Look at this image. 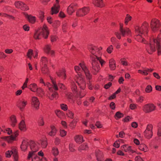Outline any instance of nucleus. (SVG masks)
<instances>
[{
	"instance_id": "obj_1",
	"label": "nucleus",
	"mask_w": 161,
	"mask_h": 161,
	"mask_svg": "<svg viewBox=\"0 0 161 161\" xmlns=\"http://www.w3.org/2000/svg\"><path fill=\"white\" fill-rule=\"evenodd\" d=\"M97 58L92 57V56H91V57L92 60V67L91 69V71L94 75H96L99 71L100 70V67L99 62L101 66L105 63V62L102 59L101 57L99 56H96Z\"/></svg>"
},
{
	"instance_id": "obj_2",
	"label": "nucleus",
	"mask_w": 161,
	"mask_h": 161,
	"mask_svg": "<svg viewBox=\"0 0 161 161\" xmlns=\"http://www.w3.org/2000/svg\"><path fill=\"white\" fill-rule=\"evenodd\" d=\"M49 32L47 25H44L42 28L36 30L34 33V37L36 39H40L42 37L45 39L47 38Z\"/></svg>"
},
{
	"instance_id": "obj_3",
	"label": "nucleus",
	"mask_w": 161,
	"mask_h": 161,
	"mask_svg": "<svg viewBox=\"0 0 161 161\" xmlns=\"http://www.w3.org/2000/svg\"><path fill=\"white\" fill-rule=\"evenodd\" d=\"M50 80L52 83V85L51 86V84L49 82L45 83L43 79L41 77L39 79V82L40 83L43 84L44 86H46L48 88V89L50 92H53V90L55 91L58 90V87L56 82L54 78L51 77H50Z\"/></svg>"
},
{
	"instance_id": "obj_4",
	"label": "nucleus",
	"mask_w": 161,
	"mask_h": 161,
	"mask_svg": "<svg viewBox=\"0 0 161 161\" xmlns=\"http://www.w3.org/2000/svg\"><path fill=\"white\" fill-rule=\"evenodd\" d=\"M150 25L152 31L154 32L157 31L159 29H160V30L161 29V22L159 20L155 18L152 19L151 21ZM160 33V31H159V34Z\"/></svg>"
},
{
	"instance_id": "obj_5",
	"label": "nucleus",
	"mask_w": 161,
	"mask_h": 161,
	"mask_svg": "<svg viewBox=\"0 0 161 161\" xmlns=\"http://www.w3.org/2000/svg\"><path fill=\"white\" fill-rule=\"evenodd\" d=\"M89 51L92 53V55L90 56H92V57L97 58L96 56H99L101 57V53L100 51L103 49L101 47H100L98 48L96 47L93 46H91L89 47Z\"/></svg>"
},
{
	"instance_id": "obj_6",
	"label": "nucleus",
	"mask_w": 161,
	"mask_h": 161,
	"mask_svg": "<svg viewBox=\"0 0 161 161\" xmlns=\"http://www.w3.org/2000/svg\"><path fill=\"white\" fill-rule=\"evenodd\" d=\"M74 80L81 89L84 90L85 89L86 82L85 79L83 77L82 75L79 74H78L75 77Z\"/></svg>"
},
{
	"instance_id": "obj_7",
	"label": "nucleus",
	"mask_w": 161,
	"mask_h": 161,
	"mask_svg": "<svg viewBox=\"0 0 161 161\" xmlns=\"http://www.w3.org/2000/svg\"><path fill=\"white\" fill-rule=\"evenodd\" d=\"M156 106L153 103H148L144 105L142 107L143 111L146 114H149L154 111Z\"/></svg>"
},
{
	"instance_id": "obj_8",
	"label": "nucleus",
	"mask_w": 161,
	"mask_h": 161,
	"mask_svg": "<svg viewBox=\"0 0 161 161\" xmlns=\"http://www.w3.org/2000/svg\"><path fill=\"white\" fill-rule=\"evenodd\" d=\"M153 126L152 124L147 125L146 130L143 132L144 137L147 139H150L153 136Z\"/></svg>"
},
{
	"instance_id": "obj_9",
	"label": "nucleus",
	"mask_w": 161,
	"mask_h": 161,
	"mask_svg": "<svg viewBox=\"0 0 161 161\" xmlns=\"http://www.w3.org/2000/svg\"><path fill=\"white\" fill-rule=\"evenodd\" d=\"M39 148L37 142H35L32 140L30 141V149L31 151H29V153H35L39 150Z\"/></svg>"
},
{
	"instance_id": "obj_10",
	"label": "nucleus",
	"mask_w": 161,
	"mask_h": 161,
	"mask_svg": "<svg viewBox=\"0 0 161 161\" xmlns=\"http://www.w3.org/2000/svg\"><path fill=\"white\" fill-rule=\"evenodd\" d=\"M82 70L84 71L87 79L89 80L92 79V75L90 74L89 70L86 66L84 63H80L79 64Z\"/></svg>"
},
{
	"instance_id": "obj_11",
	"label": "nucleus",
	"mask_w": 161,
	"mask_h": 161,
	"mask_svg": "<svg viewBox=\"0 0 161 161\" xmlns=\"http://www.w3.org/2000/svg\"><path fill=\"white\" fill-rule=\"evenodd\" d=\"M119 31L123 36H131L130 31L127 28H124L122 24H120Z\"/></svg>"
},
{
	"instance_id": "obj_12",
	"label": "nucleus",
	"mask_w": 161,
	"mask_h": 161,
	"mask_svg": "<svg viewBox=\"0 0 161 161\" xmlns=\"http://www.w3.org/2000/svg\"><path fill=\"white\" fill-rule=\"evenodd\" d=\"M90 10L88 7H84L78 10L76 15L78 17H83L87 14Z\"/></svg>"
},
{
	"instance_id": "obj_13",
	"label": "nucleus",
	"mask_w": 161,
	"mask_h": 161,
	"mask_svg": "<svg viewBox=\"0 0 161 161\" xmlns=\"http://www.w3.org/2000/svg\"><path fill=\"white\" fill-rule=\"evenodd\" d=\"M11 154H12L14 157V161H18V157L17 154V150L16 149H13L10 151H8L5 153L6 156L7 158L10 157Z\"/></svg>"
},
{
	"instance_id": "obj_14",
	"label": "nucleus",
	"mask_w": 161,
	"mask_h": 161,
	"mask_svg": "<svg viewBox=\"0 0 161 161\" xmlns=\"http://www.w3.org/2000/svg\"><path fill=\"white\" fill-rule=\"evenodd\" d=\"M16 7L23 11L27 10L29 9V7L22 2L18 1L15 3Z\"/></svg>"
},
{
	"instance_id": "obj_15",
	"label": "nucleus",
	"mask_w": 161,
	"mask_h": 161,
	"mask_svg": "<svg viewBox=\"0 0 161 161\" xmlns=\"http://www.w3.org/2000/svg\"><path fill=\"white\" fill-rule=\"evenodd\" d=\"M31 105L36 110L39 109L40 105V102L38 98L36 97H33L31 98Z\"/></svg>"
},
{
	"instance_id": "obj_16",
	"label": "nucleus",
	"mask_w": 161,
	"mask_h": 161,
	"mask_svg": "<svg viewBox=\"0 0 161 161\" xmlns=\"http://www.w3.org/2000/svg\"><path fill=\"white\" fill-rule=\"evenodd\" d=\"M20 148L23 151H29L30 149V141L23 140L21 145Z\"/></svg>"
},
{
	"instance_id": "obj_17",
	"label": "nucleus",
	"mask_w": 161,
	"mask_h": 161,
	"mask_svg": "<svg viewBox=\"0 0 161 161\" xmlns=\"http://www.w3.org/2000/svg\"><path fill=\"white\" fill-rule=\"evenodd\" d=\"M27 101L26 100L22 99L19 100L17 102V106L21 111H23L27 104Z\"/></svg>"
},
{
	"instance_id": "obj_18",
	"label": "nucleus",
	"mask_w": 161,
	"mask_h": 161,
	"mask_svg": "<svg viewBox=\"0 0 161 161\" xmlns=\"http://www.w3.org/2000/svg\"><path fill=\"white\" fill-rule=\"evenodd\" d=\"M56 3L51 8V14H56L59 11L60 6L58 4L59 0H56Z\"/></svg>"
},
{
	"instance_id": "obj_19",
	"label": "nucleus",
	"mask_w": 161,
	"mask_h": 161,
	"mask_svg": "<svg viewBox=\"0 0 161 161\" xmlns=\"http://www.w3.org/2000/svg\"><path fill=\"white\" fill-rule=\"evenodd\" d=\"M19 132L18 131H16L14 133V136H5L2 137V139H4L7 141L8 142H11L12 141L14 140L15 138L18 136Z\"/></svg>"
},
{
	"instance_id": "obj_20",
	"label": "nucleus",
	"mask_w": 161,
	"mask_h": 161,
	"mask_svg": "<svg viewBox=\"0 0 161 161\" xmlns=\"http://www.w3.org/2000/svg\"><path fill=\"white\" fill-rule=\"evenodd\" d=\"M39 146L41 145L42 148H46L47 145V139L46 138H42L37 141Z\"/></svg>"
},
{
	"instance_id": "obj_21",
	"label": "nucleus",
	"mask_w": 161,
	"mask_h": 161,
	"mask_svg": "<svg viewBox=\"0 0 161 161\" xmlns=\"http://www.w3.org/2000/svg\"><path fill=\"white\" fill-rule=\"evenodd\" d=\"M31 158L32 161H40V159L37 155L35 153H29L27 157L28 160H30Z\"/></svg>"
},
{
	"instance_id": "obj_22",
	"label": "nucleus",
	"mask_w": 161,
	"mask_h": 161,
	"mask_svg": "<svg viewBox=\"0 0 161 161\" xmlns=\"http://www.w3.org/2000/svg\"><path fill=\"white\" fill-rule=\"evenodd\" d=\"M66 71L64 69H62L59 70L56 72V74L58 76L64 80H65L66 78V75L65 74Z\"/></svg>"
},
{
	"instance_id": "obj_23",
	"label": "nucleus",
	"mask_w": 161,
	"mask_h": 161,
	"mask_svg": "<svg viewBox=\"0 0 161 161\" xmlns=\"http://www.w3.org/2000/svg\"><path fill=\"white\" fill-rule=\"evenodd\" d=\"M24 15L25 18L29 22L32 24L34 23L36 21V17L31 15H29L26 13H24Z\"/></svg>"
},
{
	"instance_id": "obj_24",
	"label": "nucleus",
	"mask_w": 161,
	"mask_h": 161,
	"mask_svg": "<svg viewBox=\"0 0 161 161\" xmlns=\"http://www.w3.org/2000/svg\"><path fill=\"white\" fill-rule=\"evenodd\" d=\"M153 70V69L151 68H145L143 69V70H138V72L141 74L144 75H147L149 73L152 72Z\"/></svg>"
},
{
	"instance_id": "obj_25",
	"label": "nucleus",
	"mask_w": 161,
	"mask_h": 161,
	"mask_svg": "<svg viewBox=\"0 0 161 161\" xmlns=\"http://www.w3.org/2000/svg\"><path fill=\"white\" fill-rule=\"evenodd\" d=\"M76 5L75 3H72L68 7L67 12L69 15H71L74 12V8Z\"/></svg>"
},
{
	"instance_id": "obj_26",
	"label": "nucleus",
	"mask_w": 161,
	"mask_h": 161,
	"mask_svg": "<svg viewBox=\"0 0 161 161\" xmlns=\"http://www.w3.org/2000/svg\"><path fill=\"white\" fill-rule=\"evenodd\" d=\"M93 3L95 6L98 7L102 8L105 6L103 0H95L93 1Z\"/></svg>"
},
{
	"instance_id": "obj_27",
	"label": "nucleus",
	"mask_w": 161,
	"mask_h": 161,
	"mask_svg": "<svg viewBox=\"0 0 161 161\" xmlns=\"http://www.w3.org/2000/svg\"><path fill=\"white\" fill-rule=\"evenodd\" d=\"M122 150H124L125 152H128L131 153H133L134 152L132 149L131 147L127 145H124L121 147Z\"/></svg>"
},
{
	"instance_id": "obj_28",
	"label": "nucleus",
	"mask_w": 161,
	"mask_h": 161,
	"mask_svg": "<svg viewBox=\"0 0 161 161\" xmlns=\"http://www.w3.org/2000/svg\"><path fill=\"white\" fill-rule=\"evenodd\" d=\"M50 127L51 131L48 133V134L50 136H54L56 135L57 130L53 125H51Z\"/></svg>"
},
{
	"instance_id": "obj_29",
	"label": "nucleus",
	"mask_w": 161,
	"mask_h": 161,
	"mask_svg": "<svg viewBox=\"0 0 161 161\" xmlns=\"http://www.w3.org/2000/svg\"><path fill=\"white\" fill-rule=\"evenodd\" d=\"M48 62V58L46 57H41L40 60V66H47Z\"/></svg>"
},
{
	"instance_id": "obj_30",
	"label": "nucleus",
	"mask_w": 161,
	"mask_h": 161,
	"mask_svg": "<svg viewBox=\"0 0 161 161\" xmlns=\"http://www.w3.org/2000/svg\"><path fill=\"white\" fill-rule=\"evenodd\" d=\"M97 159V161H102L103 159V153L99 150H97L96 152Z\"/></svg>"
},
{
	"instance_id": "obj_31",
	"label": "nucleus",
	"mask_w": 161,
	"mask_h": 161,
	"mask_svg": "<svg viewBox=\"0 0 161 161\" xmlns=\"http://www.w3.org/2000/svg\"><path fill=\"white\" fill-rule=\"evenodd\" d=\"M10 120L11 125L12 127H14L17 123L16 116L14 115H12L10 117Z\"/></svg>"
},
{
	"instance_id": "obj_32",
	"label": "nucleus",
	"mask_w": 161,
	"mask_h": 161,
	"mask_svg": "<svg viewBox=\"0 0 161 161\" xmlns=\"http://www.w3.org/2000/svg\"><path fill=\"white\" fill-rule=\"evenodd\" d=\"M109 67L111 70H114L116 68V63L113 58H111L109 60Z\"/></svg>"
},
{
	"instance_id": "obj_33",
	"label": "nucleus",
	"mask_w": 161,
	"mask_h": 161,
	"mask_svg": "<svg viewBox=\"0 0 161 161\" xmlns=\"http://www.w3.org/2000/svg\"><path fill=\"white\" fill-rule=\"evenodd\" d=\"M76 142L80 143L84 141L83 136L81 135H76L74 138Z\"/></svg>"
},
{
	"instance_id": "obj_34",
	"label": "nucleus",
	"mask_w": 161,
	"mask_h": 161,
	"mask_svg": "<svg viewBox=\"0 0 161 161\" xmlns=\"http://www.w3.org/2000/svg\"><path fill=\"white\" fill-rule=\"evenodd\" d=\"M19 128L21 130L23 131L26 130V125L24 120H22L19 123Z\"/></svg>"
},
{
	"instance_id": "obj_35",
	"label": "nucleus",
	"mask_w": 161,
	"mask_h": 161,
	"mask_svg": "<svg viewBox=\"0 0 161 161\" xmlns=\"http://www.w3.org/2000/svg\"><path fill=\"white\" fill-rule=\"evenodd\" d=\"M88 147L86 143H84L80 145L78 148V150L81 152L83 150H87L88 149Z\"/></svg>"
},
{
	"instance_id": "obj_36",
	"label": "nucleus",
	"mask_w": 161,
	"mask_h": 161,
	"mask_svg": "<svg viewBox=\"0 0 161 161\" xmlns=\"http://www.w3.org/2000/svg\"><path fill=\"white\" fill-rule=\"evenodd\" d=\"M38 88L37 84L35 83H31L29 86V89L34 92H36Z\"/></svg>"
},
{
	"instance_id": "obj_37",
	"label": "nucleus",
	"mask_w": 161,
	"mask_h": 161,
	"mask_svg": "<svg viewBox=\"0 0 161 161\" xmlns=\"http://www.w3.org/2000/svg\"><path fill=\"white\" fill-rule=\"evenodd\" d=\"M71 88L74 94L76 95L77 94H78V92L77 91V87L74 82L72 83Z\"/></svg>"
},
{
	"instance_id": "obj_38",
	"label": "nucleus",
	"mask_w": 161,
	"mask_h": 161,
	"mask_svg": "<svg viewBox=\"0 0 161 161\" xmlns=\"http://www.w3.org/2000/svg\"><path fill=\"white\" fill-rule=\"evenodd\" d=\"M139 149L144 152H147L148 151V148L147 147L145 144H140L139 146Z\"/></svg>"
},
{
	"instance_id": "obj_39",
	"label": "nucleus",
	"mask_w": 161,
	"mask_h": 161,
	"mask_svg": "<svg viewBox=\"0 0 161 161\" xmlns=\"http://www.w3.org/2000/svg\"><path fill=\"white\" fill-rule=\"evenodd\" d=\"M40 66L41 68V71L43 74H47L48 73L49 70L47 65Z\"/></svg>"
},
{
	"instance_id": "obj_40",
	"label": "nucleus",
	"mask_w": 161,
	"mask_h": 161,
	"mask_svg": "<svg viewBox=\"0 0 161 161\" xmlns=\"http://www.w3.org/2000/svg\"><path fill=\"white\" fill-rule=\"evenodd\" d=\"M87 93L86 91H81L78 93V94L76 95L77 97L82 98L84 97Z\"/></svg>"
},
{
	"instance_id": "obj_41",
	"label": "nucleus",
	"mask_w": 161,
	"mask_h": 161,
	"mask_svg": "<svg viewBox=\"0 0 161 161\" xmlns=\"http://www.w3.org/2000/svg\"><path fill=\"white\" fill-rule=\"evenodd\" d=\"M38 95L40 97H42L44 94V92L43 90L41 88H38L36 92Z\"/></svg>"
},
{
	"instance_id": "obj_42",
	"label": "nucleus",
	"mask_w": 161,
	"mask_h": 161,
	"mask_svg": "<svg viewBox=\"0 0 161 161\" xmlns=\"http://www.w3.org/2000/svg\"><path fill=\"white\" fill-rule=\"evenodd\" d=\"M124 114L118 111L116 113L114 117L116 120H118L119 119L122 118Z\"/></svg>"
},
{
	"instance_id": "obj_43",
	"label": "nucleus",
	"mask_w": 161,
	"mask_h": 161,
	"mask_svg": "<svg viewBox=\"0 0 161 161\" xmlns=\"http://www.w3.org/2000/svg\"><path fill=\"white\" fill-rule=\"evenodd\" d=\"M52 153L55 157L58 156L59 154V151L57 148L54 147L52 148Z\"/></svg>"
},
{
	"instance_id": "obj_44",
	"label": "nucleus",
	"mask_w": 161,
	"mask_h": 161,
	"mask_svg": "<svg viewBox=\"0 0 161 161\" xmlns=\"http://www.w3.org/2000/svg\"><path fill=\"white\" fill-rule=\"evenodd\" d=\"M51 45H47L45 46L44 48V51L47 54H49L50 51L51 50Z\"/></svg>"
},
{
	"instance_id": "obj_45",
	"label": "nucleus",
	"mask_w": 161,
	"mask_h": 161,
	"mask_svg": "<svg viewBox=\"0 0 161 161\" xmlns=\"http://www.w3.org/2000/svg\"><path fill=\"white\" fill-rule=\"evenodd\" d=\"M58 97V94L57 92H53L51 95L48 97L51 100H53L54 98H57Z\"/></svg>"
},
{
	"instance_id": "obj_46",
	"label": "nucleus",
	"mask_w": 161,
	"mask_h": 161,
	"mask_svg": "<svg viewBox=\"0 0 161 161\" xmlns=\"http://www.w3.org/2000/svg\"><path fill=\"white\" fill-rule=\"evenodd\" d=\"M55 113L59 118H61L64 114V113L60 110H56L55 111Z\"/></svg>"
},
{
	"instance_id": "obj_47",
	"label": "nucleus",
	"mask_w": 161,
	"mask_h": 161,
	"mask_svg": "<svg viewBox=\"0 0 161 161\" xmlns=\"http://www.w3.org/2000/svg\"><path fill=\"white\" fill-rule=\"evenodd\" d=\"M132 17L129 14H127L125 19V23L126 25H127L128 22L131 19Z\"/></svg>"
},
{
	"instance_id": "obj_48",
	"label": "nucleus",
	"mask_w": 161,
	"mask_h": 161,
	"mask_svg": "<svg viewBox=\"0 0 161 161\" xmlns=\"http://www.w3.org/2000/svg\"><path fill=\"white\" fill-rule=\"evenodd\" d=\"M77 122V120L74 119L69 124V126L72 129H74L75 127L76 124Z\"/></svg>"
},
{
	"instance_id": "obj_49",
	"label": "nucleus",
	"mask_w": 161,
	"mask_h": 161,
	"mask_svg": "<svg viewBox=\"0 0 161 161\" xmlns=\"http://www.w3.org/2000/svg\"><path fill=\"white\" fill-rule=\"evenodd\" d=\"M152 91V87L150 85H147L145 89V91L146 93H150Z\"/></svg>"
},
{
	"instance_id": "obj_50",
	"label": "nucleus",
	"mask_w": 161,
	"mask_h": 161,
	"mask_svg": "<svg viewBox=\"0 0 161 161\" xmlns=\"http://www.w3.org/2000/svg\"><path fill=\"white\" fill-rule=\"evenodd\" d=\"M66 115L68 117L71 119H73L74 117V113L69 110H68L67 112Z\"/></svg>"
},
{
	"instance_id": "obj_51",
	"label": "nucleus",
	"mask_w": 161,
	"mask_h": 161,
	"mask_svg": "<svg viewBox=\"0 0 161 161\" xmlns=\"http://www.w3.org/2000/svg\"><path fill=\"white\" fill-rule=\"evenodd\" d=\"M113 50V46L112 45H110L107 48L106 51L109 54H110L112 52Z\"/></svg>"
},
{
	"instance_id": "obj_52",
	"label": "nucleus",
	"mask_w": 161,
	"mask_h": 161,
	"mask_svg": "<svg viewBox=\"0 0 161 161\" xmlns=\"http://www.w3.org/2000/svg\"><path fill=\"white\" fill-rule=\"evenodd\" d=\"M60 107L61 109L64 111H67L68 109L67 105L65 104L62 103L60 104Z\"/></svg>"
},
{
	"instance_id": "obj_53",
	"label": "nucleus",
	"mask_w": 161,
	"mask_h": 161,
	"mask_svg": "<svg viewBox=\"0 0 161 161\" xmlns=\"http://www.w3.org/2000/svg\"><path fill=\"white\" fill-rule=\"evenodd\" d=\"M75 145L72 143H70L69 144V150L71 152H73L75 151L74 147Z\"/></svg>"
},
{
	"instance_id": "obj_54",
	"label": "nucleus",
	"mask_w": 161,
	"mask_h": 161,
	"mask_svg": "<svg viewBox=\"0 0 161 161\" xmlns=\"http://www.w3.org/2000/svg\"><path fill=\"white\" fill-rule=\"evenodd\" d=\"M38 123L39 126H43L44 125V122L42 117H41L39 118Z\"/></svg>"
},
{
	"instance_id": "obj_55",
	"label": "nucleus",
	"mask_w": 161,
	"mask_h": 161,
	"mask_svg": "<svg viewBox=\"0 0 161 161\" xmlns=\"http://www.w3.org/2000/svg\"><path fill=\"white\" fill-rule=\"evenodd\" d=\"M67 134V132L64 130L60 129V134L61 137L65 136Z\"/></svg>"
},
{
	"instance_id": "obj_56",
	"label": "nucleus",
	"mask_w": 161,
	"mask_h": 161,
	"mask_svg": "<svg viewBox=\"0 0 161 161\" xmlns=\"http://www.w3.org/2000/svg\"><path fill=\"white\" fill-rule=\"evenodd\" d=\"M120 61L122 64L124 66H127L128 63L127 62L124 58H121L120 59Z\"/></svg>"
},
{
	"instance_id": "obj_57",
	"label": "nucleus",
	"mask_w": 161,
	"mask_h": 161,
	"mask_svg": "<svg viewBox=\"0 0 161 161\" xmlns=\"http://www.w3.org/2000/svg\"><path fill=\"white\" fill-rule=\"evenodd\" d=\"M33 54V51L32 49H30L28 50L27 53V56L28 57L31 58L32 57V55Z\"/></svg>"
},
{
	"instance_id": "obj_58",
	"label": "nucleus",
	"mask_w": 161,
	"mask_h": 161,
	"mask_svg": "<svg viewBox=\"0 0 161 161\" xmlns=\"http://www.w3.org/2000/svg\"><path fill=\"white\" fill-rule=\"evenodd\" d=\"M110 41L111 42L112 44L114 45L117 43V39L114 37H112L110 39Z\"/></svg>"
},
{
	"instance_id": "obj_59",
	"label": "nucleus",
	"mask_w": 161,
	"mask_h": 161,
	"mask_svg": "<svg viewBox=\"0 0 161 161\" xmlns=\"http://www.w3.org/2000/svg\"><path fill=\"white\" fill-rule=\"evenodd\" d=\"M57 37L54 35L51 36V41L52 42H54L57 40Z\"/></svg>"
},
{
	"instance_id": "obj_60",
	"label": "nucleus",
	"mask_w": 161,
	"mask_h": 161,
	"mask_svg": "<svg viewBox=\"0 0 161 161\" xmlns=\"http://www.w3.org/2000/svg\"><path fill=\"white\" fill-rule=\"evenodd\" d=\"M7 56L3 52H0V59H4Z\"/></svg>"
},
{
	"instance_id": "obj_61",
	"label": "nucleus",
	"mask_w": 161,
	"mask_h": 161,
	"mask_svg": "<svg viewBox=\"0 0 161 161\" xmlns=\"http://www.w3.org/2000/svg\"><path fill=\"white\" fill-rule=\"evenodd\" d=\"M95 100V98L93 97H91L89 98V99L88 100L89 102L90 103V104H92V103H93Z\"/></svg>"
},
{
	"instance_id": "obj_62",
	"label": "nucleus",
	"mask_w": 161,
	"mask_h": 161,
	"mask_svg": "<svg viewBox=\"0 0 161 161\" xmlns=\"http://www.w3.org/2000/svg\"><path fill=\"white\" fill-rule=\"evenodd\" d=\"M131 119L129 116H127L123 119V121L125 122H128L130 121Z\"/></svg>"
},
{
	"instance_id": "obj_63",
	"label": "nucleus",
	"mask_w": 161,
	"mask_h": 161,
	"mask_svg": "<svg viewBox=\"0 0 161 161\" xmlns=\"http://www.w3.org/2000/svg\"><path fill=\"white\" fill-rule=\"evenodd\" d=\"M74 69L76 73L78 74L80 72L81 69L79 66H75L74 67Z\"/></svg>"
},
{
	"instance_id": "obj_64",
	"label": "nucleus",
	"mask_w": 161,
	"mask_h": 161,
	"mask_svg": "<svg viewBox=\"0 0 161 161\" xmlns=\"http://www.w3.org/2000/svg\"><path fill=\"white\" fill-rule=\"evenodd\" d=\"M23 28L25 31H28L30 30V27L26 24H25L23 25Z\"/></svg>"
}]
</instances>
